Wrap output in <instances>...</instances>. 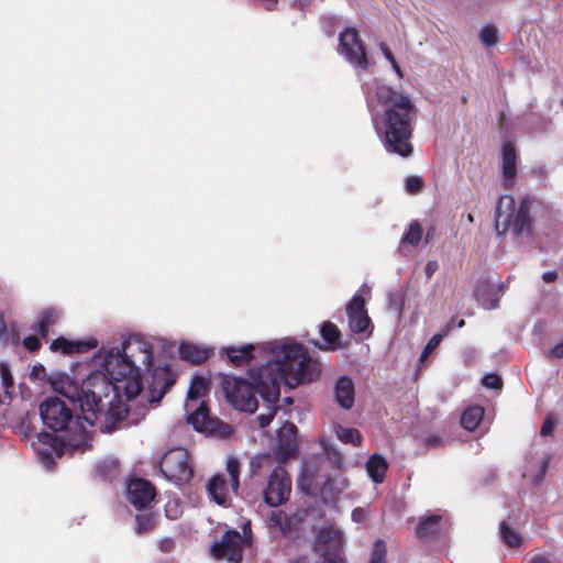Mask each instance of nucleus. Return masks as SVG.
<instances>
[{"label": "nucleus", "mask_w": 563, "mask_h": 563, "mask_svg": "<svg viewBox=\"0 0 563 563\" xmlns=\"http://www.w3.org/2000/svg\"><path fill=\"white\" fill-rule=\"evenodd\" d=\"M275 360L253 369L252 382L247 378L232 375H221V390L234 409L254 412L258 401L256 394L264 400L275 402L279 397V386L284 384L295 388L303 383L316 380L321 374V365L313 360L309 352L299 343H267L264 347Z\"/></svg>", "instance_id": "nucleus-1"}, {"label": "nucleus", "mask_w": 563, "mask_h": 563, "mask_svg": "<svg viewBox=\"0 0 563 563\" xmlns=\"http://www.w3.org/2000/svg\"><path fill=\"white\" fill-rule=\"evenodd\" d=\"M153 360L152 345L140 339H129L121 349H111L103 361L106 373H92L80 385L79 400L85 419L93 424L102 413V396H108L110 390L114 398L121 395L128 400L136 398L143 389L141 368L150 369Z\"/></svg>", "instance_id": "nucleus-2"}, {"label": "nucleus", "mask_w": 563, "mask_h": 563, "mask_svg": "<svg viewBox=\"0 0 563 563\" xmlns=\"http://www.w3.org/2000/svg\"><path fill=\"white\" fill-rule=\"evenodd\" d=\"M375 97L384 107L382 143L386 152L409 157L413 152L411 143L417 107L410 95L398 92L391 86L377 82Z\"/></svg>", "instance_id": "nucleus-3"}, {"label": "nucleus", "mask_w": 563, "mask_h": 563, "mask_svg": "<svg viewBox=\"0 0 563 563\" xmlns=\"http://www.w3.org/2000/svg\"><path fill=\"white\" fill-rule=\"evenodd\" d=\"M80 389L76 391L77 400H79ZM81 405V402H79ZM80 409H82L80 407ZM40 413L44 424L54 432H63L62 437L48 432H40L37 440L41 444L49 446L58 457L64 454L66 446L78 448L87 438L86 427L80 422L86 419L85 415L74 419L73 410L66 405L65 401L58 397H48L40 406ZM84 413V410H81ZM98 418L95 420L97 421ZM96 422H93L95 424Z\"/></svg>", "instance_id": "nucleus-4"}, {"label": "nucleus", "mask_w": 563, "mask_h": 563, "mask_svg": "<svg viewBox=\"0 0 563 563\" xmlns=\"http://www.w3.org/2000/svg\"><path fill=\"white\" fill-rule=\"evenodd\" d=\"M249 472L251 479L268 473L262 488L266 505L277 507L288 500L291 492V478L285 467L279 464L275 465V461L269 454H257L251 457Z\"/></svg>", "instance_id": "nucleus-5"}, {"label": "nucleus", "mask_w": 563, "mask_h": 563, "mask_svg": "<svg viewBox=\"0 0 563 563\" xmlns=\"http://www.w3.org/2000/svg\"><path fill=\"white\" fill-rule=\"evenodd\" d=\"M537 200L530 196L520 199L519 206L512 196L504 195L497 201L495 209V230L497 235L503 236L511 230L515 238L523 234L529 235L532 230L531 211Z\"/></svg>", "instance_id": "nucleus-6"}, {"label": "nucleus", "mask_w": 563, "mask_h": 563, "mask_svg": "<svg viewBox=\"0 0 563 563\" xmlns=\"http://www.w3.org/2000/svg\"><path fill=\"white\" fill-rule=\"evenodd\" d=\"M227 472L230 477V486L223 474L213 475L207 484L209 497L223 507H229L232 503L230 492L236 494L240 487L241 464L236 457L231 456L228 459Z\"/></svg>", "instance_id": "nucleus-7"}, {"label": "nucleus", "mask_w": 563, "mask_h": 563, "mask_svg": "<svg viewBox=\"0 0 563 563\" xmlns=\"http://www.w3.org/2000/svg\"><path fill=\"white\" fill-rule=\"evenodd\" d=\"M161 472L175 484H186L194 476L189 453L184 448L169 450L162 457Z\"/></svg>", "instance_id": "nucleus-8"}, {"label": "nucleus", "mask_w": 563, "mask_h": 563, "mask_svg": "<svg viewBox=\"0 0 563 563\" xmlns=\"http://www.w3.org/2000/svg\"><path fill=\"white\" fill-rule=\"evenodd\" d=\"M343 533L333 528L320 529L314 540V550L322 559L320 563H345Z\"/></svg>", "instance_id": "nucleus-9"}, {"label": "nucleus", "mask_w": 563, "mask_h": 563, "mask_svg": "<svg viewBox=\"0 0 563 563\" xmlns=\"http://www.w3.org/2000/svg\"><path fill=\"white\" fill-rule=\"evenodd\" d=\"M339 49L353 65L366 70L369 66L365 45L354 27H346L339 35Z\"/></svg>", "instance_id": "nucleus-10"}, {"label": "nucleus", "mask_w": 563, "mask_h": 563, "mask_svg": "<svg viewBox=\"0 0 563 563\" xmlns=\"http://www.w3.org/2000/svg\"><path fill=\"white\" fill-rule=\"evenodd\" d=\"M247 540L236 530H227L221 539L211 547V555L217 560L241 563L243 549Z\"/></svg>", "instance_id": "nucleus-11"}, {"label": "nucleus", "mask_w": 563, "mask_h": 563, "mask_svg": "<svg viewBox=\"0 0 563 563\" xmlns=\"http://www.w3.org/2000/svg\"><path fill=\"white\" fill-rule=\"evenodd\" d=\"M345 310L351 332L354 334H365V338L371 336L374 325L368 317L364 297L355 294L346 305Z\"/></svg>", "instance_id": "nucleus-12"}, {"label": "nucleus", "mask_w": 563, "mask_h": 563, "mask_svg": "<svg viewBox=\"0 0 563 563\" xmlns=\"http://www.w3.org/2000/svg\"><path fill=\"white\" fill-rule=\"evenodd\" d=\"M156 496L155 486L144 478H131L126 487V497L136 509L147 508Z\"/></svg>", "instance_id": "nucleus-13"}, {"label": "nucleus", "mask_w": 563, "mask_h": 563, "mask_svg": "<svg viewBox=\"0 0 563 563\" xmlns=\"http://www.w3.org/2000/svg\"><path fill=\"white\" fill-rule=\"evenodd\" d=\"M175 383L176 374L168 365L156 367L148 384L150 402L158 404Z\"/></svg>", "instance_id": "nucleus-14"}, {"label": "nucleus", "mask_w": 563, "mask_h": 563, "mask_svg": "<svg viewBox=\"0 0 563 563\" xmlns=\"http://www.w3.org/2000/svg\"><path fill=\"white\" fill-rule=\"evenodd\" d=\"M98 341L96 339L90 340H67L64 336H59L51 343L49 349L53 352H62L65 355H71L77 353H86L97 347Z\"/></svg>", "instance_id": "nucleus-15"}, {"label": "nucleus", "mask_w": 563, "mask_h": 563, "mask_svg": "<svg viewBox=\"0 0 563 563\" xmlns=\"http://www.w3.org/2000/svg\"><path fill=\"white\" fill-rule=\"evenodd\" d=\"M448 527V520L438 514H432L420 520L416 528V536L420 540L433 539Z\"/></svg>", "instance_id": "nucleus-16"}, {"label": "nucleus", "mask_w": 563, "mask_h": 563, "mask_svg": "<svg viewBox=\"0 0 563 563\" xmlns=\"http://www.w3.org/2000/svg\"><path fill=\"white\" fill-rule=\"evenodd\" d=\"M277 450L284 457H290L297 452V427L294 423H286L278 431Z\"/></svg>", "instance_id": "nucleus-17"}, {"label": "nucleus", "mask_w": 563, "mask_h": 563, "mask_svg": "<svg viewBox=\"0 0 563 563\" xmlns=\"http://www.w3.org/2000/svg\"><path fill=\"white\" fill-rule=\"evenodd\" d=\"M258 345L246 344L240 347L227 346L223 347L221 353L236 367L249 365L254 358V352Z\"/></svg>", "instance_id": "nucleus-18"}, {"label": "nucleus", "mask_w": 563, "mask_h": 563, "mask_svg": "<svg viewBox=\"0 0 563 563\" xmlns=\"http://www.w3.org/2000/svg\"><path fill=\"white\" fill-rule=\"evenodd\" d=\"M335 400L343 409H351L354 405V383L347 376L338 379L334 387Z\"/></svg>", "instance_id": "nucleus-19"}, {"label": "nucleus", "mask_w": 563, "mask_h": 563, "mask_svg": "<svg viewBox=\"0 0 563 563\" xmlns=\"http://www.w3.org/2000/svg\"><path fill=\"white\" fill-rule=\"evenodd\" d=\"M320 334L325 343L321 349L325 351H335L346 347V344L341 342L342 333L335 323L331 321L323 322L320 329Z\"/></svg>", "instance_id": "nucleus-20"}, {"label": "nucleus", "mask_w": 563, "mask_h": 563, "mask_svg": "<svg viewBox=\"0 0 563 563\" xmlns=\"http://www.w3.org/2000/svg\"><path fill=\"white\" fill-rule=\"evenodd\" d=\"M178 352L181 360L195 365L202 364L210 357L208 349L199 347L192 343H181Z\"/></svg>", "instance_id": "nucleus-21"}, {"label": "nucleus", "mask_w": 563, "mask_h": 563, "mask_svg": "<svg viewBox=\"0 0 563 563\" xmlns=\"http://www.w3.org/2000/svg\"><path fill=\"white\" fill-rule=\"evenodd\" d=\"M388 463L380 454H373L366 462V471L368 476L375 483H382L385 479Z\"/></svg>", "instance_id": "nucleus-22"}, {"label": "nucleus", "mask_w": 563, "mask_h": 563, "mask_svg": "<svg viewBox=\"0 0 563 563\" xmlns=\"http://www.w3.org/2000/svg\"><path fill=\"white\" fill-rule=\"evenodd\" d=\"M59 319V312L54 308H46L41 311L35 325L32 330L36 331L41 338L48 335L49 328L55 325Z\"/></svg>", "instance_id": "nucleus-23"}, {"label": "nucleus", "mask_w": 563, "mask_h": 563, "mask_svg": "<svg viewBox=\"0 0 563 563\" xmlns=\"http://www.w3.org/2000/svg\"><path fill=\"white\" fill-rule=\"evenodd\" d=\"M516 148L511 143H506L503 146L501 156V172L505 180H512L516 177Z\"/></svg>", "instance_id": "nucleus-24"}, {"label": "nucleus", "mask_w": 563, "mask_h": 563, "mask_svg": "<svg viewBox=\"0 0 563 563\" xmlns=\"http://www.w3.org/2000/svg\"><path fill=\"white\" fill-rule=\"evenodd\" d=\"M484 418V408L481 406H473L465 409L461 416V426L468 430L474 431Z\"/></svg>", "instance_id": "nucleus-25"}, {"label": "nucleus", "mask_w": 563, "mask_h": 563, "mask_svg": "<svg viewBox=\"0 0 563 563\" xmlns=\"http://www.w3.org/2000/svg\"><path fill=\"white\" fill-rule=\"evenodd\" d=\"M320 494L324 501H333L341 494V488L336 486V475H328L320 487Z\"/></svg>", "instance_id": "nucleus-26"}, {"label": "nucleus", "mask_w": 563, "mask_h": 563, "mask_svg": "<svg viewBox=\"0 0 563 563\" xmlns=\"http://www.w3.org/2000/svg\"><path fill=\"white\" fill-rule=\"evenodd\" d=\"M208 391L209 380L202 376L196 375L191 380L187 396L189 400H197L198 398L206 396Z\"/></svg>", "instance_id": "nucleus-27"}, {"label": "nucleus", "mask_w": 563, "mask_h": 563, "mask_svg": "<svg viewBox=\"0 0 563 563\" xmlns=\"http://www.w3.org/2000/svg\"><path fill=\"white\" fill-rule=\"evenodd\" d=\"M335 433L339 440L343 443H350L354 446H360L362 444L363 437L361 432L355 428L338 426Z\"/></svg>", "instance_id": "nucleus-28"}, {"label": "nucleus", "mask_w": 563, "mask_h": 563, "mask_svg": "<svg viewBox=\"0 0 563 563\" xmlns=\"http://www.w3.org/2000/svg\"><path fill=\"white\" fill-rule=\"evenodd\" d=\"M187 420L196 430L207 429L208 422L210 421L209 409L205 405H201L188 416Z\"/></svg>", "instance_id": "nucleus-29"}, {"label": "nucleus", "mask_w": 563, "mask_h": 563, "mask_svg": "<svg viewBox=\"0 0 563 563\" xmlns=\"http://www.w3.org/2000/svg\"><path fill=\"white\" fill-rule=\"evenodd\" d=\"M500 536L503 541L509 548H518L523 542L521 534L518 531L510 528L509 525L505 521L500 523Z\"/></svg>", "instance_id": "nucleus-30"}, {"label": "nucleus", "mask_w": 563, "mask_h": 563, "mask_svg": "<svg viewBox=\"0 0 563 563\" xmlns=\"http://www.w3.org/2000/svg\"><path fill=\"white\" fill-rule=\"evenodd\" d=\"M136 520V532L139 534L146 533L152 531L157 523V514L147 512V514H139L135 517Z\"/></svg>", "instance_id": "nucleus-31"}, {"label": "nucleus", "mask_w": 563, "mask_h": 563, "mask_svg": "<svg viewBox=\"0 0 563 563\" xmlns=\"http://www.w3.org/2000/svg\"><path fill=\"white\" fill-rule=\"evenodd\" d=\"M422 233H423V230H422V227L421 224L418 222V221H412L406 233L404 234L402 239H401V243L402 244H409L411 246H418L421 239H422Z\"/></svg>", "instance_id": "nucleus-32"}, {"label": "nucleus", "mask_w": 563, "mask_h": 563, "mask_svg": "<svg viewBox=\"0 0 563 563\" xmlns=\"http://www.w3.org/2000/svg\"><path fill=\"white\" fill-rule=\"evenodd\" d=\"M479 40L486 47L496 46L499 42L498 29L494 24H486L479 32Z\"/></svg>", "instance_id": "nucleus-33"}, {"label": "nucleus", "mask_w": 563, "mask_h": 563, "mask_svg": "<svg viewBox=\"0 0 563 563\" xmlns=\"http://www.w3.org/2000/svg\"><path fill=\"white\" fill-rule=\"evenodd\" d=\"M110 407L107 411V419L111 422H119L126 418L128 416V408L124 404L117 400H111L109 402Z\"/></svg>", "instance_id": "nucleus-34"}, {"label": "nucleus", "mask_w": 563, "mask_h": 563, "mask_svg": "<svg viewBox=\"0 0 563 563\" xmlns=\"http://www.w3.org/2000/svg\"><path fill=\"white\" fill-rule=\"evenodd\" d=\"M451 329H452V325L449 323V324H446V329H445L444 333H437L431 336V339L428 341V343L426 344V346L420 355L421 362L427 360L429 354L432 353V351L439 346L443 336L446 335Z\"/></svg>", "instance_id": "nucleus-35"}, {"label": "nucleus", "mask_w": 563, "mask_h": 563, "mask_svg": "<svg viewBox=\"0 0 563 563\" xmlns=\"http://www.w3.org/2000/svg\"><path fill=\"white\" fill-rule=\"evenodd\" d=\"M387 547L386 542L382 539H377L373 544V550L371 553V559L368 563H387Z\"/></svg>", "instance_id": "nucleus-36"}, {"label": "nucleus", "mask_w": 563, "mask_h": 563, "mask_svg": "<svg viewBox=\"0 0 563 563\" xmlns=\"http://www.w3.org/2000/svg\"><path fill=\"white\" fill-rule=\"evenodd\" d=\"M19 341L18 332L12 327L11 331L8 330L7 322L4 320V316L0 314V342L4 345L10 342L16 343Z\"/></svg>", "instance_id": "nucleus-37"}, {"label": "nucleus", "mask_w": 563, "mask_h": 563, "mask_svg": "<svg viewBox=\"0 0 563 563\" xmlns=\"http://www.w3.org/2000/svg\"><path fill=\"white\" fill-rule=\"evenodd\" d=\"M424 188V183L420 176H409L406 179V190L411 195H417Z\"/></svg>", "instance_id": "nucleus-38"}, {"label": "nucleus", "mask_w": 563, "mask_h": 563, "mask_svg": "<svg viewBox=\"0 0 563 563\" xmlns=\"http://www.w3.org/2000/svg\"><path fill=\"white\" fill-rule=\"evenodd\" d=\"M482 384L489 389H500L503 387V379L497 374H486L482 379Z\"/></svg>", "instance_id": "nucleus-39"}, {"label": "nucleus", "mask_w": 563, "mask_h": 563, "mask_svg": "<svg viewBox=\"0 0 563 563\" xmlns=\"http://www.w3.org/2000/svg\"><path fill=\"white\" fill-rule=\"evenodd\" d=\"M555 424H556V419H555L554 415H552V413L548 415L542 423V427L540 430V435L541 437L551 435L553 433Z\"/></svg>", "instance_id": "nucleus-40"}, {"label": "nucleus", "mask_w": 563, "mask_h": 563, "mask_svg": "<svg viewBox=\"0 0 563 563\" xmlns=\"http://www.w3.org/2000/svg\"><path fill=\"white\" fill-rule=\"evenodd\" d=\"M268 402L271 404L269 412L267 415H260L257 417V421H258V424L261 428L267 427L272 422V420L277 411V408H276L277 400L275 402H272V401H268Z\"/></svg>", "instance_id": "nucleus-41"}, {"label": "nucleus", "mask_w": 563, "mask_h": 563, "mask_svg": "<svg viewBox=\"0 0 563 563\" xmlns=\"http://www.w3.org/2000/svg\"><path fill=\"white\" fill-rule=\"evenodd\" d=\"M423 444L426 448L437 449L444 444V440H443L442 435H440L438 433H432V434H429L428 437H426V439L423 440Z\"/></svg>", "instance_id": "nucleus-42"}, {"label": "nucleus", "mask_w": 563, "mask_h": 563, "mask_svg": "<svg viewBox=\"0 0 563 563\" xmlns=\"http://www.w3.org/2000/svg\"><path fill=\"white\" fill-rule=\"evenodd\" d=\"M23 346L27 351L34 353V352H37L41 349L42 343H41V341H40V339L37 336L29 335V336L24 338Z\"/></svg>", "instance_id": "nucleus-43"}, {"label": "nucleus", "mask_w": 563, "mask_h": 563, "mask_svg": "<svg viewBox=\"0 0 563 563\" xmlns=\"http://www.w3.org/2000/svg\"><path fill=\"white\" fill-rule=\"evenodd\" d=\"M367 510L363 507H356L352 510L351 518L354 522L362 523L367 519Z\"/></svg>", "instance_id": "nucleus-44"}, {"label": "nucleus", "mask_w": 563, "mask_h": 563, "mask_svg": "<svg viewBox=\"0 0 563 563\" xmlns=\"http://www.w3.org/2000/svg\"><path fill=\"white\" fill-rule=\"evenodd\" d=\"M378 47H379L380 52L383 53L384 57L390 63V65L396 62V58H395L391 49L389 48V46L386 43H384V42L379 43Z\"/></svg>", "instance_id": "nucleus-45"}, {"label": "nucleus", "mask_w": 563, "mask_h": 563, "mask_svg": "<svg viewBox=\"0 0 563 563\" xmlns=\"http://www.w3.org/2000/svg\"><path fill=\"white\" fill-rule=\"evenodd\" d=\"M551 358L560 360L563 358V341L555 344L548 353Z\"/></svg>", "instance_id": "nucleus-46"}, {"label": "nucleus", "mask_w": 563, "mask_h": 563, "mask_svg": "<svg viewBox=\"0 0 563 563\" xmlns=\"http://www.w3.org/2000/svg\"><path fill=\"white\" fill-rule=\"evenodd\" d=\"M439 265L437 261H428L424 266V274L428 278H431L433 274L438 271Z\"/></svg>", "instance_id": "nucleus-47"}, {"label": "nucleus", "mask_w": 563, "mask_h": 563, "mask_svg": "<svg viewBox=\"0 0 563 563\" xmlns=\"http://www.w3.org/2000/svg\"><path fill=\"white\" fill-rule=\"evenodd\" d=\"M218 433L222 438H229L233 433V428L228 423H221L219 426Z\"/></svg>", "instance_id": "nucleus-48"}, {"label": "nucleus", "mask_w": 563, "mask_h": 563, "mask_svg": "<svg viewBox=\"0 0 563 563\" xmlns=\"http://www.w3.org/2000/svg\"><path fill=\"white\" fill-rule=\"evenodd\" d=\"M106 468H113V470H115L117 466H115L114 463L108 464V463L104 462L102 464H99L97 466V471H98L99 475L102 476L103 478H108L109 477L108 474L106 473Z\"/></svg>", "instance_id": "nucleus-49"}, {"label": "nucleus", "mask_w": 563, "mask_h": 563, "mask_svg": "<svg viewBox=\"0 0 563 563\" xmlns=\"http://www.w3.org/2000/svg\"><path fill=\"white\" fill-rule=\"evenodd\" d=\"M2 383L5 387L13 385V378L7 368H2Z\"/></svg>", "instance_id": "nucleus-50"}, {"label": "nucleus", "mask_w": 563, "mask_h": 563, "mask_svg": "<svg viewBox=\"0 0 563 563\" xmlns=\"http://www.w3.org/2000/svg\"><path fill=\"white\" fill-rule=\"evenodd\" d=\"M528 563H552L547 555L536 554L529 559Z\"/></svg>", "instance_id": "nucleus-51"}, {"label": "nucleus", "mask_w": 563, "mask_h": 563, "mask_svg": "<svg viewBox=\"0 0 563 563\" xmlns=\"http://www.w3.org/2000/svg\"><path fill=\"white\" fill-rule=\"evenodd\" d=\"M558 278V273L556 272H545L543 273L542 275V279L545 282V283H553L555 282Z\"/></svg>", "instance_id": "nucleus-52"}, {"label": "nucleus", "mask_w": 563, "mask_h": 563, "mask_svg": "<svg viewBox=\"0 0 563 563\" xmlns=\"http://www.w3.org/2000/svg\"><path fill=\"white\" fill-rule=\"evenodd\" d=\"M38 454L45 462H53L52 452L49 450H38Z\"/></svg>", "instance_id": "nucleus-53"}, {"label": "nucleus", "mask_w": 563, "mask_h": 563, "mask_svg": "<svg viewBox=\"0 0 563 563\" xmlns=\"http://www.w3.org/2000/svg\"><path fill=\"white\" fill-rule=\"evenodd\" d=\"M391 67L393 69L395 70L396 75L398 76V78L402 79L404 78V71L402 69L400 68L399 64L397 63V60L395 63L391 64Z\"/></svg>", "instance_id": "nucleus-54"}, {"label": "nucleus", "mask_w": 563, "mask_h": 563, "mask_svg": "<svg viewBox=\"0 0 563 563\" xmlns=\"http://www.w3.org/2000/svg\"><path fill=\"white\" fill-rule=\"evenodd\" d=\"M292 563H310V561L306 556H300V558L294 560Z\"/></svg>", "instance_id": "nucleus-55"}, {"label": "nucleus", "mask_w": 563, "mask_h": 563, "mask_svg": "<svg viewBox=\"0 0 563 563\" xmlns=\"http://www.w3.org/2000/svg\"><path fill=\"white\" fill-rule=\"evenodd\" d=\"M548 464L549 462L547 460L543 461L542 463V466H541V476H543L548 470Z\"/></svg>", "instance_id": "nucleus-56"}, {"label": "nucleus", "mask_w": 563, "mask_h": 563, "mask_svg": "<svg viewBox=\"0 0 563 563\" xmlns=\"http://www.w3.org/2000/svg\"><path fill=\"white\" fill-rule=\"evenodd\" d=\"M467 220H468V222H471V223H472V222H474V217H473V214H472V213H468V214H467Z\"/></svg>", "instance_id": "nucleus-57"}, {"label": "nucleus", "mask_w": 563, "mask_h": 563, "mask_svg": "<svg viewBox=\"0 0 563 563\" xmlns=\"http://www.w3.org/2000/svg\"><path fill=\"white\" fill-rule=\"evenodd\" d=\"M464 324H465V321H464L463 319H461V320L459 321V323H457V327H459V328H462V327H464Z\"/></svg>", "instance_id": "nucleus-58"}, {"label": "nucleus", "mask_w": 563, "mask_h": 563, "mask_svg": "<svg viewBox=\"0 0 563 563\" xmlns=\"http://www.w3.org/2000/svg\"><path fill=\"white\" fill-rule=\"evenodd\" d=\"M246 529H249V530H250V523H246V525L244 526V528H243V532H244V533H246Z\"/></svg>", "instance_id": "nucleus-59"}, {"label": "nucleus", "mask_w": 563, "mask_h": 563, "mask_svg": "<svg viewBox=\"0 0 563 563\" xmlns=\"http://www.w3.org/2000/svg\"><path fill=\"white\" fill-rule=\"evenodd\" d=\"M561 104H562V107H563V99L561 100Z\"/></svg>", "instance_id": "nucleus-60"}]
</instances>
